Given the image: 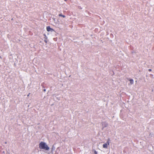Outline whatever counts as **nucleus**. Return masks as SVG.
<instances>
[{
    "instance_id": "nucleus-9",
    "label": "nucleus",
    "mask_w": 154,
    "mask_h": 154,
    "mask_svg": "<svg viewBox=\"0 0 154 154\" xmlns=\"http://www.w3.org/2000/svg\"><path fill=\"white\" fill-rule=\"evenodd\" d=\"M45 43H47V41H46V40H45Z\"/></svg>"
},
{
    "instance_id": "nucleus-7",
    "label": "nucleus",
    "mask_w": 154,
    "mask_h": 154,
    "mask_svg": "<svg viewBox=\"0 0 154 154\" xmlns=\"http://www.w3.org/2000/svg\"><path fill=\"white\" fill-rule=\"evenodd\" d=\"M94 153L95 154H97V152L96 151V150H94Z\"/></svg>"
},
{
    "instance_id": "nucleus-8",
    "label": "nucleus",
    "mask_w": 154,
    "mask_h": 154,
    "mask_svg": "<svg viewBox=\"0 0 154 154\" xmlns=\"http://www.w3.org/2000/svg\"><path fill=\"white\" fill-rule=\"evenodd\" d=\"M149 71H151V69H149Z\"/></svg>"
},
{
    "instance_id": "nucleus-3",
    "label": "nucleus",
    "mask_w": 154,
    "mask_h": 154,
    "mask_svg": "<svg viewBox=\"0 0 154 154\" xmlns=\"http://www.w3.org/2000/svg\"><path fill=\"white\" fill-rule=\"evenodd\" d=\"M47 30L48 31H51L52 32V31H53L54 30L51 28L50 26H48L46 28Z\"/></svg>"
},
{
    "instance_id": "nucleus-12",
    "label": "nucleus",
    "mask_w": 154,
    "mask_h": 154,
    "mask_svg": "<svg viewBox=\"0 0 154 154\" xmlns=\"http://www.w3.org/2000/svg\"><path fill=\"white\" fill-rule=\"evenodd\" d=\"M65 1H66V0H65Z\"/></svg>"
},
{
    "instance_id": "nucleus-6",
    "label": "nucleus",
    "mask_w": 154,
    "mask_h": 154,
    "mask_svg": "<svg viewBox=\"0 0 154 154\" xmlns=\"http://www.w3.org/2000/svg\"><path fill=\"white\" fill-rule=\"evenodd\" d=\"M59 16H60V17H63L64 18L65 17V15H62L61 14H59Z\"/></svg>"
},
{
    "instance_id": "nucleus-2",
    "label": "nucleus",
    "mask_w": 154,
    "mask_h": 154,
    "mask_svg": "<svg viewBox=\"0 0 154 154\" xmlns=\"http://www.w3.org/2000/svg\"><path fill=\"white\" fill-rule=\"evenodd\" d=\"M109 144V140L108 139L106 143L103 144V147L104 148H107L108 145Z\"/></svg>"
},
{
    "instance_id": "nucleus-11",
    "label": "nucleus",
    "mask_w": 154,
    "mask_h": 154,
    "mask_svg": "<svg viewBox=\"0 0 154 154\" xmlns=\"http://www.w3.org/2000/svg\"><path fill=\"white\" fill-rule=\"evenodd\" d=\"M3 154H5V153L4 152H3Z\"/></svg>"
},
{
    "instance_id": "nucleus-5",
    "label": "nucleus",
    "mask_w": 154,
    "mask_h": 154,
    "mask_svg": "<svg viewBox=\"0 0 154 154\" xmlns=\"http://www.w3.org/2000/svg\"><path fill=\"white\" fill-rule=\"evenodd\" d=\"M129 81H130V82L131 84H133L134 83V80L132 79H131L129 80Z\"/></svg>"
},
{
    "instance_id": "nucleus-1",
    "label": "nucleus",
    "mask_w": 154,
    "mask_h": 154,
    "mask_svg": "<svg viewBox=\"0 0 154 154\" xmlns=\"http://www.w3.org/2000/svg\"><path fill=\"white\" fill-rule=\"evenodd\" d=\"M39 147L41 149H44L45 150H48L49 148L48 145L44 142H41L39 145Z\"/></svg>"
},
{
    "instance_id": "nucleus-10",
    "label": "nucleus",
    "mask_w": 154,
    "mask_h": 154,
    "mask_svg": "<svg viewBox=\"0 0 154 154\" xmlns=\"http://www.w3.org/2000/svg\"><path fill=\"white\" fill-rule=\"evenodd\" d=\"M43 91H46V89H44V90H43Z\"/></svg>"
},
{
    "instance_id": "nucleus-4",
    "label": "nucleus",
    "mask_w": 154,
    "mask_h": 154,
    "mask_svg": "<svg viewBox=\"0 0 154 154\" xmlns=\"http://www.w3.org/2000/svg\"><path fill=\"white\" fill-rule=\"evenodd\" d=\"M102 125L103 127V129L104 128H105L107 126L108 124L106 122H103L102 123Z\"/></svg>"
}]
</instances>
